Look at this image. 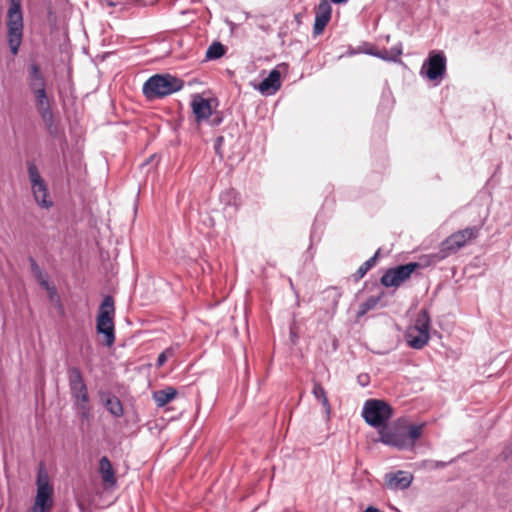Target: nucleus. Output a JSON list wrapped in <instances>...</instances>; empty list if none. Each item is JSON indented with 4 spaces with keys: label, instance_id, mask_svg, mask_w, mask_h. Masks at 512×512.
Here are the masks:
<instances>
[{
    "label": "nucleus",
    "instance_id": "58836bf2",
    "mask_svg": "<svg viewBox=\"0 0 512 512\" xmlns=\"http://www.w3.org/2000/svg\"><path fill=\"white\" fill-rule=\"evenodd\" d=\"M370 377L368 374H359L357 377V382L360 386L366 387L369 384Z\"/></svg>",
    "mask_w": 512,
    "mask_h": 512
},
{
    "label": "nucleus",
    "instance_id": "0eeeda50",
    "mask_svg": "<svg viewBox=\"0 0 512 512\" xmlns=\"http://www.w3.org/2000/svg\"><path fill=\"white\" fill-rule=\"evenodd\" d=\"M27 168L29 180L31 182L32 194L36 203L42 208H50L53 203L49 198L47 185L41 177L37 166L35 163L29 161L27 163Z\"/></svg>",
    "mask_w": 512,
    "mask_h": 512
},
{
    "label": "nucleus",
    "instance_id": "473e14b6",
    "mask_svg": "<svg viewBox=\"0 0 512 512\" xmlns=\"http://www.w3.org/2000/svg\"><path fill=\"white\" fill-rule=\"evenodd\" d=\"M174 355V348L168 347L158 355L156 366L161 367L165 364L168 358Z\"/></svg>",
    "mask_w": 512,
    "mask_h": 512
},
{
    "label": "nucleus",
    "instance_id": "72a5a7b5",
    "mask_svg": "<svg viewBox=\"0 0 512 512\" xmlns=\"http://www.w3.org/2000/svg\"><path fill=\"white\" fill-rule=\"evenodd\" d=\"M77 408L80 410V416L83 420H88L90 418V407L88 403L81 402L75 404Z\"/></svg>",
    "mask_w": 512,
    "mask_h": 512
},
{
    "label": "nucleus",
    "instance_id": "a18cd8bd",
    "mask_svg": "<svg viewBox=\"0 0 512 512\" xmlns=\"http://www.w3.org/2000/svg\"><path fill=\"white\" fill-rule=\"evenodd\" d=\"M354 54H355V51H354V50H352V49H350V50L346 53V55H348V56H352V55H354Z\"/></svg>",
    "mask_w": 512,
    "mask_h": 512
},
{
    "label": "nucleus",
    "instance_id": "f704fd0d",
    "mask_svg": "<svg viewBox=\"0 0 512 512\" xmlns=\"http://www.w3.org/2000/svg\"><path fill=\"white\" fill-rule=\"evenodd\" d=\"M318 227L314 223L310 232V244H318L321 241V233L317 231Z\"/></svg>",
    "mask_w": 512,
    "mask_h": 512
},
{
    "label": "nucleus",
    "instance_id": "6e6552de",
    "mask_svg": "<svg viewBox=\"0 0 512 512\" xmlns=\"http://www.w3.org/2000/svg\"><path fill=\"white\" fill-rule=\"evenodd\" d=\"M482 225L483 220H481L478 225L466 227L465 229L453 233L442 243V252H455L464 247L468 241L476 239L479 236Z\"/></svg>",
    "mask_w": 512,
    "mask_h": 512
},
{
    "label": "nucleus",
    "instance_id": "20e7f679",
    "mask_svg": "<svg viewBox=\"0 0 512 512\" xmlns=\"http://www.w3.org/2000/svg\"><path fill=\"white\" fill-rule=\"evenodd\" d=\"M114 315V299L112 296L107 295L104 297L99 307L96 319V330L98 334L105 336V344L108 347L112 346L115 342Z\"/></svg>",
    "mask_w": 512,
    "mask_h": 512
},
{
    "label": "nucleus",
    "instance_id": "423d86ee",
    "mask_svg": "<svg viewBox=\"0 0 512 512\" xmlns=\"http://www.w3.org/2000/svg\"><path fill=\"white\" fill-rule=\"evenodd\" d=\"M420 266L421 264L419 262H408L388 268L381 276L380 283L386 288H397L410 279L411 275L420 268Z\"/></svg>",
    "mask_w": 512,
    "mask_h": 512
},
{
    "label": "nucleus",
    "instance_id": "b1692460",
    "mask_svg": "<svg viewBox=\"0 0 512 512\" xmlns=\"http://www.w3.org/2000/svg\"><path fill=\"white\" fill-rule=\"evenodd\" d=\"M45 127L50 135L55 136L57 134V127L54 124V116L51 110V107H45L40 110H38Z\"/></svg>",
    "mask_w": 512,
    "mask_h": 512
},
{
    "label": "nucleus",
    "instance_id": "f3484780",
    "mask_svg": "<svg viewBox=\"0 0 512 512\" xmlns=\"http://www.w3.org/2000/svg\"><path fill=\"white\" fill-rule=\"evenodd\" d=\"M28 85L31 91L46 88V80L36 63H32L29 66Z\"/></svg>",
    "mask_w": 512,
    "mask_h": 512
},
{
    "label": "nucleus",
    "instance_id": "1a4fd4ad",
    "mask_svg": "<svg viewBox=\"0 0 512 512\" xmlns=\"http://www.w3.org/2000/svg\"><path fill=\"white\" fill-rule=\"evenodd\" d=\"M67 378L70 393L75 401V404L84 402L89 403V394L87 385L83 379L80 368L76 366L69 367L67 369Z\"/></svg>",
    "mask_w": 512,
    "mask_h": 512
},
{
    "label": "nucleus",
    "instance_id": "7c9ffc66",
    "mask_svg": "<svg viewBox=\"0 0 512 512\" xmlns=\"http://www.w3.org/2000/svg\"><path fill=\"white\" fill-rule=\"evenodd\" d=\"M400 55H401V50H395V49H392L390 51L387 49L378 50L377 54H374V56L377 58H380L385 61H394V62L397 61V59L399 58Z\"/></svg>",
    "mask_w": 512,
    "mask_h": 512
},
{
    "label": "nucleus",
    "instance_id": "4be33fe9",
    "mask_svg": "<svg viewBox=\"0 0 512 512\" xmlns=\"http://www.w3.org/2000/svg\"><path fill=\"white\" fill-rule=\"evenodd\" d=\"M312 394L321 403L327 417L330 416L331 406L326 394V391L319 382H314Z\"/></svg>",
    "mask_w": 512,
    "mask_h": 512
},
{
    "label": "nucleus",
    "instance_id": "6ab92c4d",
    "mask_svg": "<svg viewBox=\"0 0 512 512\" xmlns=\"http://www.w3.org/2000/svg\"><path fill=\"white\" fill-rule=\"evenodd\" d=\"M53 489L52 488H45V487H39L37 488V494L35 499V504L33 507L34 511L37 510H45L47 511L51 505H52V496Z\"/></svg>",
    "mask_w": 512,
    "mask_h": 512
},
{
    "label": "nucleus",
    "instance_id": "c03bdc74",
    "mask_svg": "<svg viewBox=\"0 0 512 512\" xmlns=\"http://www.w3.org/2000/svg\"><path fill=\"white\" fill-rule=\"evenodd\" d=\"M378 50H375L373 48L366 51V54L374 56V54H377Z\"/></svg>",
    "mask_w": 512,
    "mask_h": 512
},
{
    "label": "nucleus",
    "instance_id": "dca6fc26",
    "mask_svg": "<svg viewBox=\"0 0 512 512\" xmlns=\"http://www.w3.org/2000/svg\"><path fill=\"white\" fill-rule=\"evenodd\" d=\"M28 260L30 263L31 272H32L34 278L36 279V281L38 282V284L42 288L49 291L51 295L55 294L56 290L54 287L50 286L49 281H48V275L40 268V266L38 265V263L36 262V260L33 257H29Z\"/></svg>",
    "mask_w": 512,
    "mask_h": 512
},
{
    "label": "nucleus",
    "instance_id": "4468645a",
    "mask_svg": "<svg viewBox=\"0 0 512 512\" xmlns=\"http://www.w3.org/2000/svg\"><path fill=\"white\" fill-rule=\"evenodd\" d=\"M413 480V476L406 471L398 470L397 472H390L385 475V483L391 490H405Z\"/></svg>",
    "mask_w": 512,
    "mask_h": 512
},
{
    "label": "nucleus",
    "instance_id": "a211bd4d",
    "mask_svg": "<svg viewBox=\"0 0 512 512\" xmlns=\"http://www.w3.org/2000/svg\"><path fill=\"white\" fill-rule=\"evenodd\" d=\"M99 472L105 485L114 486L116 484L115 471L108 457L103 456L99 460Z\"/></svg>",
    "mask_w": 512,
    "mask_h": 512
},
{
    "label": "nucleus",
    "instance_id": "ea45409f",
    "mask_svg": "<svg viewBox=\"0 0 512 512\" xmlns=\"http://www.w3.org/2000/svg\"><path fill=\"white\" fill-rule=\"evenodd\" d=\"M326 292L331 293L333 297V306L336 307L338 304V300L340 298V293L337 291L336 288L328 289Z\"/></svg>",
    "mask_w": 512,
    "mask_h": 512
},
{
    "label": "nucleus",
    "instance_id": "a19ab883",
    "mask_svg": "<svg viewBox=\"0 0 512 512\" xmlns=\"http://www.w3.org/2000/svg\"><path fill=\"white\" fill-rule=\"evenodd\" d=\"M226 24H228V25H229V27H230V31H231V34H233V33H234V30H235V29H236V27H237V24H236V23H234V22H232V21H229L228 19H226Z\"/></svg>",
    "mask_w": 512,
    "mask_h": 512
},
{
    "label": "nucleus",
    "instance_id": "09e8293b",
    "mask_svg": "<svg viewBox=\"0 0 512 512\" xmlns=\"http://www.w3.org/2000/svg\"><path fill=\"white\" fill-rule=\"evenodd\" d=\"M225 73H226V74H231V71H230V70H228V69H226V70H225Z\"/></svg>",
    "mask_w": 512,
    "mask_h": 512
},
{
    "label": "nucleus",
    "instance_id": "8fccbe9b",
    "mask_svg": "<svg viewBox=\"0 0 512 512\" xmlns=\"http://www.w3.org/2000/svg\"><path fill=\"white\" fill-rule=\"evenodd\" d=\"M33 512H46L45 510H37V511H34Z\"/></svg>",
    "mask_w": 512,
    "mask_h": 512
},
{
    "label": "nucleus",
    "instance_id": "ddd939ff",
    "mask_svg": "<svg viewBox=\"0 0 512 512\" xmlns=\"http://www.w3.org/2000/svg\"><path fill=\"white\" fill-rule=\"evenodd\" d=\"M281 74L276 68L272 69L269 74L255 85V89L258 90L264 96H270L275 94L281 87Z\"/></svg>",
    "mask_w": 512,
    "mask_h": 512
},
{
    "label": "nucleus",
    "instance_id": "2f4dec72",
    "mask_svg": "<svg viewBox=\"0 0 512 512\" xmlns=\"http://www.w3.org/2000/svg\"><path fill=\"white\" fill-rule=\"evenodd\" d=\"M37 488L39 487H45V488H52L49 484V477L45 469L43 468V465L41 464L38 473H37V480H36Z\"/></svg>",
    "mask_w": 512,
    "mask_h": 512
},
{
    "label": "nucleus",
    "instance_id": "412c9836",
    "mask_svg": "<svg viewBox=\"0 0 512 512\" xmlns=\"http://www.w3.org/2000/svg\"><path fill=\"white\" fill-rule=\"evenodd\" d=\"M176 395V389L173 387H166L165 389L155 391L153 393V399L158 407H163L171 402Z\"/></svg>",
    "mask_w": 512,
    "mask_h": 512
},
{
    "label": "nucleus",
    "instance_id": "79ce46f5",
    "mask_svg": "<svg viewBox=\"0 0 512 512\" xmlns=\"http://www.w3.org/2000/svg\"><path fill=\"white\" fill-rule=\"evenodd\" d=\"M363 512H381V510L375 506H368Z\"/></svg>",
    "mask_w": 512,
    "mask_h": 512
},
{
    "label": "nucleus",
    "instance_id": "c85d7f7f",
    "mask_svg": "<svg viewBox=\"0 0 512 512\" xmlns=\"http://www.w3.org/2000/svg\"><path fill=\"white\" fill-rule=\"evenodd\" d=\"M224 55V45L218 41L213 42L206 51L208 60L219 59Z\"/></svg>",
    "mask_w": 512,
    "mask_h": 512
},
{
    "label": "nucleus",
    "instance_id": "cd10ccee",
    "mask_svg": "<svg viewBox=\"0 0 512 512\" xmlns=\"http://www.w3.org/2000/svg\"><path fill=\"white\" fill-rule=\"evenodd\" d=\"M242 205V197L239 192L234 189L226 190V207L231 206L234 208V211H238L239 207Z\"/></svg>",
    "mask_w": 512,
    "mask_h": 512
},
{
    "label": "nucleus",
    "instance_id": "37998d69",
    "mask_svg": "<svg viewBox=\"0 0 512 512\" xmlns=\"http://www.w3.org/2000/svg\"><path fill=\"white\" fill-rule=\"evenodd\" d=\"M329 1L332 2L333 4H337V5L345 4L348 2V0H329Z\"/></svg>",
    "mask_w": 512,
    "mask_h": 512
},
{
    "label": "nucleus",
    "instance_id": "2eb2a0df",
    "mask_svg": "<svg viewBox=\"0 0 512 512\" xmlns=\"http://www.w3.org/2000/svg\"><path fill=\"white\" fill-rule=\"evenodd\" d=\"M405 338L409 347L420 350L428 343L430 332L408 329Z\"/></svg>",
    "mask_w": 512,
    "mask_h": 512
},
{
    "label": "nucleus",
    "instance_id": "c756f323",
    "mask_svg": "<svg viewBox=\"0 0 512 512\" xmlns=\"http://www.w3.org/2000/svg\"><path fill=\"white\" fill-rule=\"evenodd\" d=\"M35 97L37 110L50 106L49 99L47 97L46 88L37 89L32 91Z\"/></svg>",
    "mask_w": 512,
    "mask_h": 512
},
{
    "label": "nucleus",
    "instance_id": "f03ea898",
    "mask_svg": "<svg viewBox=\"0 0 512 512\" xmlns=\"http://www.w3.org/2000/svg\"><path fill=\"white\" fill-rule=\"evenodd\" d=\"M393 414V407L381 399L366 400L361 411L365 422L378 431L388 425Z\"/></svg>",
    "mask_w": 512,
    "mask_h": 512
},
{
    "label": "nucleus",
    "instance_id": "e433bc0d",
    "mask_svg": "<svg viewBox=\"0 0 512 512\" xmlns=\"http://www.w3.org/2000/svg\"><path fill=\"white\" fill-rule=\"evenodd\" d=\"M315 253H316V249L314 248V245L309 244V247L307 248V250L305 251V253L303 255L304 261L305 262L312 261L315 256Z\"/></svg>",
    "mask_w": 512,
    "mask_h": 512
},
{
    "label": "nucleus",
    "instance_id": "4c0bfd02",
    "mask_svg": "<svg viewBox=\"0 0 512 512\" xmlns=\"http://www.w3.org/2000/svg\"><path fill=\"white\" fill-rule=\"evenodd\" d=\"M222 140H223V137L218 136L216 138L215 145H214L215 153L217 154V156L219 157L220 160L223 158V153L221 151Z\"/></svg>",
    "mask_w": 512,
    "mask_h": 512
},
{
    "label": "nucleus",
    "instance_id": "39448f33",
    "mask_svg": "<svg viewBox=\"0 0 512 512\" xmlns=\"http://www.w3.org/2000/svg\"><path fill=\"white\" fill-rule=\"evenodd\" d=\"M447 60L443 51L433 50L424 60L420 75L435 85L441 83L446 75Z\"/></svg>",
    "mask_w": 512,
    "mask_h": 512
},
{
    "label": "nucleus",
    "instance_id": "f8f14e48",
    "mask_svg": "<svg viewBox=\"0 0 512 512\" xmlns=\"http://www.w3.org/2000/svg\"><path fill=\"white\" fill-rule=\"evenodd\" d=\"M213 99H206L200 95H195L191 102L192 111L198 123L208 121L213 115Z\"/></svg>",
    "mask_w": 512,
    "mask_h": 512
},
{
    "label": "nucleus",
    "instance_id": "7ed1b4c3",
    "mask_svg": "<svg viewBox=\"0 0 512 512\" xmlns=\"http://www.w3.org/2000/svg\"><path fill=\"white\" fill-rule=\"evenodd\" d=\"M23 14L20 0H10L7 12V40L10 51L17 55L23 38Z\"/></svg>",
    "mask_w": 512,
    "mask_h": 512
},
{
    "label": "nucleus",
    "instance_id": "5701e85b",
    "mask_svg": "<svg viewBox=\"0 0 512 512\" xmlns=\"http://www.w3.org/2000/svg\"><path fill=\"white\" fill-rule=\"evenodd\" d=\"M380 252L381 249L379 248L372 257L360 265L357 271L353 274L355 281L362 279L367 274V272L377 264Z\"/></svg>",
    "mask_w": 512,
    "mask_h": 512
},
{
    "label": "nucleus",
    "instance_id": "9d476101",
    "mask_svg": "<svg viewBox=\"0 0 512 512\" xmlns=\"http://www.w3.org/2000/svg\"><path fill=\"white\" fill-rule=\"evenodd\" d=\"M379 441L387 446L396 448L398 450H407V443L404 439V427L394 425L392 427L382 428L378 431Z\"/></svg>",
    "mask_w": 512,
    "mask_h": 512
},
{
    "label": "nucleus",
    "instance_id": "393cba45",
    "mask_svg": "<svg viewBox=\"0 0 512 512\" xmlns=\"http://www.w3.org/2000/svg\"><path fill=\"white\" fill-rule=\"evenodd\" d=\"M430 326H431L430 315L427 310L422 309L416 317L415 324L412 327H410L409 329L420 330L423 332H429Z\"/></svg>",
    "mask_w": 512,
    "mask_h": 512
},
{
    "label": "nucleus",
    "instance_id": "9b49d317",
    "mask_svg": "<svg viewBox=\"0 0 512 512\" xmlns=\"http://www.w3.org/2000/svg\"><path fill=\"white\" fill-rule=\"evenodd\" d=\"M332 16V7L329 0H320L315 9V20L313 24V36L321 35L327 24L330 22Z\"/></svg>",
    "mask_w": 512,
    "mask_h": 512
},
{
    "label": "nucleus",
    "instance_id": "bb28decb",
    "mask_svg": "<svg viewBox=\"0 0 512 512\" xmlns=\"http://www.w3.org/2000/svg\"><path fill=\"white\" fill-rule=\"evenodd\" d=\"M382 295H372L368 297L363 303L360 304L357 317H362L367 314L369 311L375 309L379 304Z\"/></svg>",
    "mask_w": 512,
    "mask_h": 512
},
{
    "label": "nucleus",
    "instance_id": "49530a36",
    "mask_svg": "<svg viewBox=\"0 0 512 512\" xmlns=\"http://www.w3.org/2000/svg\"><path fill=\"white\" fill-rule=\"evenodd\" d=\"M445 256H446V255H443V256L439 257L438 255H436V254H435V255H432L431 257H432V258H435V259H437V260H439V259L444 258Z\"/></svg>",
    "mask_w": 512,
    "mask_h": 512
},
{
    "label": "nucleus",
    "instance_id": "de8ad7c7",
    "mask_svg": "<svg viewBox=\"0 0 512 512\" xmlns=\"http://www.w3.org/2000/svg\"><path fill=\"white\" fill-rule=\"evenodd\" d=\"M445 465H446V463H444V462H440L437 464V466H439V467H445Z\"/></svg>",
    "mask_w": 512,
    "mask_h": 512
},
{
    "label": "nucleus",
    "instance_id": "f257e3e1",
    "mask_svg": "<svg viewBox=\"0 0 512 512\" xmlns=\"http://www.w3.org/2000/svg\"><path fill=\"white\" fill-rule=\"evenodd\" d=\"M183 88V81L170 74H155L149 77L142 87V92L148 100L169 96Z\"/></svg>",
    "mask_w": 512,
    "mask_h": 512
},
{
    "label": "nucleus",
    "instance_id": "a878e982",
    "mask_svg": "<svg viewBox=\"0 0 512 512\" xmlns=\"http://www.w3.org/2000/svg\"><path fill=\"white\" fill-rule=\"evenodd\" d=\"M104 406L114 417H121L123 415L122 403L116 396L109 395L104 401Z\"/></svg>",
    "mask_w": 512,
    "mask_h": 512
},
{
    "label": "nucleus",
    "instance_id": "aec40b11",
    "mask_svg": "<svg viewBox=\"0 0 512 512\" xmlns=\"http://www.w3.org/2000/svg\"><path fill=\"white\" fill-rule=\"evenodd\" d=\"M424 423L410 424L404 427V439H406L407 450L414 448L416 441L421 438L423 434Z\"/></svg>",
    "mask_w": 512,
    "mask_h": 512
},
{
    "label": "nucleus",
    "instance_id": "c9c22d12",
    "mask_svg": "<svg viewBox=\"0 0 512 512\" xmlns=\"http://www.w3.org/2000/svg\"><path fill=\"white\" fill-rule=\"evenodd\" d=\"M223 118L219 113L213 111V115L206 121L211 127H216L221 124Z\"/></svg>",
    "mask_w": 512,
    "mask_h": 512
}]
</instances>
